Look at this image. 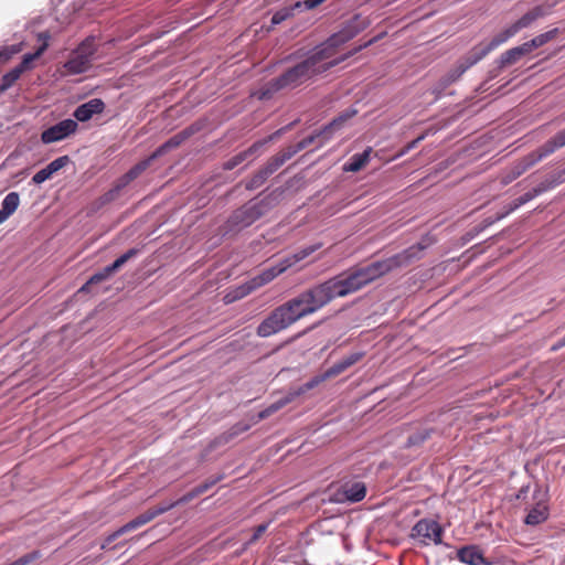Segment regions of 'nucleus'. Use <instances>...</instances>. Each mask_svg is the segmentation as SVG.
I'll return each mask as SVG.
<instances>
[{
  "mask_svg": "<svg viewBox=\"0 0 565 565\" xmlns=\"http://www.w3.org/2000/svg\"><path fill=\"white\" fill-rule=\"evenodd\" d=\"M156 158H151V154L145 159V160H141L139 161L137 164H135L132 168H130L126 173L128 174V177L134 181L135 179H137L143 171H146L148 169V167L151 164V162L154 160Z\"/></svg>",
  "mask_w": 565,
  "mask_h": 565,
  "instance_id": "79ce46f5",
  "label": "nucleus"
},
{
  "mask_svg": "<svg viewBox=\"0 0 565 565\" xmlns=\"http://www.w3.org/2000/svg\"><path fill=\"white\" fill-rule=\"evenodd\" d=\"M331 134L328 132V134H321V129L316 131L315 134L303 138L302 140H300L299 142H297L296 145L294 146H289L288 148L290 149V151L292 152V154H297L299 151L306 149L307 147H309L310 145H312L315 142L316 139L318 138H322V141L320 145H322L324 141H327L328 139L331 138Z\"/></svg>",
  "mask_w": 565,
  "mask_h": 565,
  "instance_id": "bb28decb",
  "label": "nucleus"
},
{
  "mask_svg": "<svg viewBox=\"0 0 565 565\" xmlns=\"http://www.w3.org/2000/svg\"><path fill=\"white\" fill-rule=\"evenodd\" d=\"M372 148H366L361 153L353 154L350 160L344 164L343 170L348 172L360 171L370 160Z\"/></svg>",
  "mask_w": 565,
  "mask_h": 565,
  "instance_id": "a878e982",
  "label": "nucleus"
},
{
  "mask_svg": "<svg viewBox=\"0 0 565 565\" xmlns=\"http://www.w3.org/2000/svg\"><path fill=\"white\" fill-rule=\"evenodd\" d=\"M22 73L23 72L17 66L8 73H6L0 79V93H4L9 88H11L14 85V83L20 78Z\"/></svg>",
  "mask_w": 565,
  "mask_h": 565,
  "instance_id": "473e14b6",
  "label": "nucleus"
},
{
  "mask_svg": "<svg viewBox=\"0 0 565 565\" xmlns=\"http://www.w3.org/2000/svg\"><path fill=\"white\" fill-rule=\"evenodd\" d=\"M198 495H200V493H196V488H193L191 491H189L188 493L182 495L179 500L170 502L169 504H173V508H174L179 504L188 503L189 501L193 500Z\"/></svg>",
  "mask_w": 565,
  "mask_h": 565,
  "instance_id": "6e6d98bb",
  "label": "nucleus"
},
{
  "mask_svg": "<svg viewBox=\"0 0 565 565\" xmlns=\"http://www.w3.org/2000/svg\"><path fill=\"white\" fill-rule=\"evenodd\" d=\"M367 26V21L356 14L349 20L345 25L337 33L332 34L327 41L318 46L324 51L329 60L335 58L337 49L348 41L352 40L355 35L362 32Z\"/></svg>",
  "mask_w": 565,
  "mask_h": 565,
  "instance_id": "39448f33",
  "label": "nucleus"
},
{
  "mask_svg": "<svg viewBox=\"0 0 565 565\" xmlns=\"http://www.w3.org/2000/svg\"><path fill=\"white\" fill-rule=\"evenodd\" d=\"M366 495V486L362 481L349 480L342 482L332 493L331 501L335 503H356Z\"/></svg>",
  "mask_w": 565,
  "mask_h": 565,
  "instance_id": "9b49d317",
  "label": "nucleus"
},
{
  "mask_svg": "<svg viewBox=\"0 0 565 565\" xmlns=\"http://www.w3.org/2000/svg\"><path fill=\"white\" fill-rule=\"evenodd\" d=\"M132 180L128 177L127 173L122 174L120 178L116 180L113 188L105 193V200L111 201L118 196L120 191L125 189L129 183H131Z\"/></svg>",
  "mask_w": 565,
  "mask_h": 565,
  "instance_id": "72a5a7b5",
  "label": "nucleus"
},
{
  "mask_svg": "<svg viewBox=\"0 0 565 565\" xmlns=\"http://www.w3.org/2000/svg\"><path fill=\"white\" fill-rule=\"evenodd\" d=\"M424 139V136L418 137L417 139L413 140L406 148V150L413 149L416 147V145Z\"/></svg>",
  "mask_w": 565,
  "mask_h": 565,
  "instance_id": "338daca9",
  "label": "nucleus"
},
{
  "mask_svg": "<svg viewBox=\"0 0 565 565\" xmlns=\"http://www.w3.org/2000/svg\"><path fill=\"white\" fill-rule=\"evenodd\" d=\"M285 406L286 405L284 404L282 399L279 398L276 402H274L273 404H270L267 408H268L269 413L273 415Z\"/></svg>",
  "mask_w": 565,
  "mask_h": 565,
  "instance_id": "bf43d9fd",
  "label": "nucleus"
},
{
  "mask_svg": "<svg viewBox=\"0 0 565 565\" xmlns=\"http://www.w3.org/2000/svg\"><path fill=\"white\" fill-rule=\"evenodd\" d=\"M302 2H303V9H306V10L315 9V8H317L318 6L321 4L319 2V0H306V1H302Z\"/></svg>",
  "mask_w": 565,
  "mask_h": 565,
  "instance_id": "052dcab7",
  "label": "nucleus"
},
{
  "mask_svg": "<svg viewBox=\"0 0 565 565\" xmlns=\"http://www.w3.org/2000/svg\"><path fill=\"white\" fill-rule=\"evenodd\" d=\"M114 273L111 270H108V266L104 267L102 270L95 273L79 289V291H87L89 292L92 290V287L94 285H97L102 281H105L110 278V276Z\"/></svg>",
  "mask_w": 565,
  "mask_h": 565,
  "instance_id": "7c9ffc66",
  "label": "nucleus"
},
{
  "mask_svg": "<svg viewBox=\"0 0 565 565\" xmlns=\"http://www.w3.org/2000/svg\"><path fill=\"white\" fill-rule=\"evenodd\" d=\"M335 298L354 294L369 285L360 267L337 275L329 279Z\"/></svg>",
  "mask_w": 565,
  "mask_h": 565,
  "instance_id": "423d86ee",
  "label": "nucleus"
},
{
  "mask_svg": "<svg viewBox=\"0 0 565 565\" xmlns=\"http://www.w3.org/2000/svg\"><path fill=\"white\" fill-rule=\"evenodd\" d=\"M534 198H536V193L531 190L526 193H524L523 195L516 198L515 200H513L507 207H505V211L508 212V214L512 213L513 211H515L516 209H519L520 206L524 205L525 203L530 202L531 200H533Z\"/></svg>",
  "mask_w": 565,
  "mask_h": 565,
  "instance_id": "37998d69",
  "label": "nucleus"
},
{
  "mask_svg": "<svg viewBox=\"0 0 565 565\" xmlns=\"http://www.w3.org/2000/svg\"><path fill=\"white\" fill-rule=\"evenodd\" d=\"M324 381H327V379L324 377V374L320 373V374L315 375L313 377H311L305 384L300 385V388L303 390V394H306L308 391L313 390L315 387H317L318 385H320Z\"/></svg>",
  "mask_w": 565,
  "mask_h": 565,
  "instance_id": "09e8293b",
  "label": "nucleus"
},
{
  "mask_svg": "<svg viewBox=\"0 0 565 565\" xmlns=\"http://www.w3.org/2000/svg\"><path fill=\"white\" fill-rule=\"evenodd\" d=\"M273 209L269 196L250 200L235 210L224 224V234H235L254 224Z\"/></svg>",
  "mask_w": 565,
  "mask_h": 565,
  "instance_id": "20e7f679",
  "label": "nucleus"
},
{
  "mask_svg": "<svg viewBox=\"0 0 565 565\" xmlns=\"http://www.w3.org/2000/svg\"><path fill=\"white\" fill-rule=\"evenodd\" d=\"M557 33H558V29L555 28V29L550 30V31H547L545 33L539 34L535 38H533L532 40H530L527 42H524V43H525L529 52L531 53L533 50H535L537 47H541L544 44H546L547 42H550L553 39H555Z\"/></svg>",
  "mask_w": 565,
  "mask_h": 565,
  "instance_id": "cd10ccee",
  "label": "nucleus"
},
{
  "mask_svg": "<svg viewBox=\"0 0 565 565\" xmlns=\"http://www.w3.org/2000/svg\"><path fill=\"white\" fill-rule=\"evenodd\" d=\"M71 162L68 156H62L53 161H51L45 168L38 171L32 177V182L35 184H41L44 181L49 180L54 173L66 167Z\"/></svg>",
  "mask_w": 565,
  "mask_h": 565,
  "instance_id": "6ab92c4d",
  "label": "nucleus"
},
{
  "mask_svg": "<svg viewBox=\"0 0 565 565\" xmlns=\"http://www.w3.org/2000/svg\"><path fill=\"white\" fill-rule=\"evenodd\" d=\"M269 416H271V414L269 413L268 408L266 407L265 409L260 411L257 415V422L259 420H263V419H266L268 418Z\"/></svg>",
  "mask_w": 565,
  "mask_h": 565,
  "instance_id": "680f3d73",
  "label": "nucleus"
},
{
  "mask_svg": "<svg viewBox=\"0 0 565 565\" xmlns=\"http://www.w3.org/2000/svg\"><path fill=\"white\" fill-rule=\"evenodd\" d=\"M20 204V196L18 192H10L8 193L3 201H2V207L6 212H8L10 215H12L18 206Z\"/></svg>",
  "mask_w": 565,
  "mask_h": 565,
  "instance_id": "4c0bfd02",
  "label": "nucleus"
},
{
  "mask_svg": "<svg viewBox=\"0 0 565 565\" xmlns=\"http://www.w3.org/2000/svg\"><path fill=\"white\" fill-rule=\"evenodd\" d=\"M550 156L548 152H546V148L544 145H542L536 151L530 152L529 154L521 158L519 161L522 163V166L527 171L531 167L543 160Z\"/></svg>",
  "mask_w": 565,
  "mask_h": 565,
  "instance_id": "c85d7f7f",
  "label": "nucleus"
},
{
  "mask_svg": "<svg viewBox=\"0 0 565 565\" xmlns=\"http://www.w3.org/2000/svg\"><path fill=\"white\" fill-rule=\"evenodd\" d=\"M38 38L39 40L43 41L41 46L34 53L24 54L21 63L17 65V67L20 68L22 72L32 68V62L39 58L49 46L50 34L47 32L39 33Z\"/></svg>",
  "mask_w": 565,
  "mask_h": 565,
  "instance_id": "aec40b11",
  "label": "nucleus"
},
{
  "mask_svg": "<svg viewBox=\"0 0 565 565\" xmlns=\"http://www.w3.org/2000/svg\"><path fill=\"white\" fill-rule=\"evenodd\" d=\"M525 168L522 166L520 161H516L513 163V166L507 171L504 174L502 182L504 184H508L512 182L513 180L518 179L520 175H522L525 172Z\"/></svg>",
  "mask_w": 565,
  "mask_h": 565,
  "instance_id": "a18cd8bd",
  "label": "nucleus"
},
{
  "mask_svg": "<svg viewBox=\"0 0 565 565\" xmlns=\"http://www.w3.org/2000/svg\"><path fill=\"white\" fill-rule=\"evenodd\" d=\"M544 146L546 148V152L550 154L555 152L557 149L563 148L565 146V128L548 139Z\"/></svg>",
  "mask_w": 565,
  "mask_h": 565,
  "instance_id": "c9c22d12",
  "label": "nucleus"
},
{
  "mask_svg": "<svg viewBox=\"0 0 565 565\" xmlns=\"http://www.w3.org/2000/svg\"><path fill=\"white\" fill-rule=\"evenodd\" d=\"M430 429H422L408 436L405 446L407 448L419 446L430 437Z\"/></svg>",
  "mask_w": 565,
  "mask_h": 565,
  "instance_id": "58836bf2",
  "label": "nucleus"
},
{
  "mask_svg": "<svg viewBox=\"0 0 565 565\" xmlns=\"http://www.w3.org/2000/svg\"><path fill=\"white\" fill-rule=\"evenodd\" d=\"M320 247H321V244H313V245L306 246V247L299 249L298 252H296L295 254L285 257V259L287 260V263H290V267H291L295 264H297L298 262L305 259L306 257H308L309 255H311L312 253L318 250Z\"/></svg>",
  "mask_w": 565,
  "mask_h": 565,
  "instance_id": "f704fd0d",
  "label": "nucleus"
},
{
  "mask_svg": "<svg viewBox=\"0 0 565 565\" xmlns=\"http://www.w3.org/2000/svg\"><path fill=\"white\" fill-rule=\"evenodd\" d=\"M156 158H151V154L145 159V160H141L139 161L137 164H135L132 168H130L126 173L128 174V177L134 181L135 179H137L143 171H146L148 169V167L151 164V162L154 160Z\"/></svg>",
  "mask_w": 565,
  "mask_h": 565,
  "instance_id": "a19ab883",
  "label": "nucleus"
},
{
  "mask_svg": "<svg viewBox=\"0 0 565 565\" xmlns=\"http://www.w3.org/2000/svg\"><path fill=\"white\" fill-rule=\"evenodd\" d=\"M427 244L417 243L408 248L395 254L388 258L375 260L369 265L360 267L369 284L381 278L382 276L403 267H407L422 257L423 250Z\"/></svg>",
  "mask_w": 565,
  "mask_h": 565,
  "instance_id": "7ed1b4c3",
  "label": "nucleus"
},
{
  "mask_svg": "<svg viewBox=\"0 0 565 565\" xmlns=\"http://www.w3.org/2000/svg\"><path fill=\"white\" fill-rule=\"evenodd\" d=\"M443 527L431 519L419 520L411 531V537L420 546L438 545L443 542Z\"/></svg>",
  "mask_w": 565,
  "mask_h": 565,
  "instance_id": "0eeeda50",
  "label": "nucleus"
},
{
  "mask_svg": "<svg viewBox=\"0 0 565 565\" xmlns=\"http://www.w3.org/2000/svg\"><path fill=\"white\" fill-rule=\"evenodd\" d=\"M565 347V335L559 339L553 347H552V350H558L561 348Z\"/></svg>",
  "mask_w": 565,
  "mask_h": 565,
  "instance_id": "0e129e2a",
  "label": "nucleus"
},
{
  "mask_svg": "<svg viewBox=\"0 0 565 565\" xmlns=\"http://www.w3.org/2000/svg\"><path fill=\"white\" fill-rule=\"evenodd\" d=\"M282 130L284 129H279V130L275 131L267 139L257 141V142L253 143L247 150L242 151V152L237 153L236 156L232 157L230 160H227L224 163V169L225 170L234 169L235 167L241 164L243 161H245L249 156L255 153L260 147L266 145L268 141H271L274 138L278 137L282 132Z\"/></svg>",
  "mask_w": 565,
  "mask_h": 565,
  "instance_id": "f3484780",
  "label": "nucleus"
},
{
  "mask_svg": "<svg viewBox=\"0 0 565 565\" xmlns=\"http://www.w3.org/2000/svg\"><path fill=\"white\" fill-rule=\"evenodd\" d=\"M374 41L375 39H372L364 43L363 45H360L354 50L348 52L347 54H343L332 60H329L328 55L324 54L323 50H321L319 46H316L313 51L303 61L288 68L279 76L282 86H285L286 89H294L303 84L305 82H307L308 79L312 78L313 76L322 74L329 71L331 67L337 66L338 64L345 61L350 56L360 52L362 49L371 45Z\"/></svg>",
  "mask_w": 565,
  "mask_h": 565,
  "instance_id": "f03ea898",
  "label": "nucleus"
},
{
  "mask_svg": "<svg viewBox=\"0 0 565 565\" xmlns=\"http://www.w3.org/2000/svg\"><path fill=\"white\" fill-rule=\"evenodd\" d=\"M335 299L328 280L317 284L275 308L257 327L260 338L274 335L299 319L312 315Z\"/></svg>",
  "mask_w": 565,
  "mask_h": 565,
  "instance_id": "f257e3e1",
  "label": "nucleus"
},
{
  "mask_svg": "<svg viewBox=\"0 0 565 565\" xmlns=\"http://www.w3.org/2000/svg\"><path fill=\"white\" fill-rule=\"evenodd\" d=\"M171 509H173V504H163V503L159 504L158 507L148 509L143 513L139 514L138 516H136L131 521H129L126 524H124L122 526H120L113 534H110L107 537L106 542L107 543L114 542L120 535H122V534H125L127 532L134 531V530H136V529H138V527H140V526H142V525H145L147 523H149L154 518H157V516H159V515L170 511Z\"/></svg>",
  "mask_w": 565,
  "mask_h": 565,
  "instance_id": "1a4fd4ad",
  "label": "nucleus"
},
{
  "mask_svg": "<svg viewBox=\"0 0 565 565\" xmlns=\"http://www.w3.org/2000/svg\"><path fill=\"white\" fill-rule=\"evenodd\" d=\"M458 559L469 565H489L477 546H465L457 553Z\"/></svg>",
  "mask_w": 565,
  "mask_h": 565,
  "instance_id": "412c9836",
  "label": "nucleus"
},
{
  "mask_svg": "<svg viewBox=\"0 0 565 565\" xmlns=\"http://www.w3.org/2000/svg\"><path fill=\"white\" fill-rule=\"evenodd\" d=\"M222 479V476H218L216 478H210L203 483L196 486V493L203 494L207 490H210L214 484H216Z\"/></svg>",
  "mask_w": 565,
  "mask_h": 565,
  "instance_id": "603ef678",
  "label": "nucleus"
},
{
  "mask_svg": "<svg viewBox=\"0 0 565 565\" xmlns=\"http://www.w3.org/2000/svg\"><path fill=\"white\" fill-rule=\"evenodd\" d=\"M547 519V509L543 504H537L533 509L530 510L525 518V523L527 525H537L544 522Z\"/></svg>",
  "mask_w": 565,
  "mask_h": 565,
  "instance_id": "c756f323",
  "label": "nucleus"
},
{
  "mask_svg": "<svg viewBox=\"0 0 565 565\" xmlns=\"http://www.w3.org/2000/svg\"><path fill=\"white\" fill-rule=\"evenodd\" d=\"M479 61H481L480 55H478L472 49L463 56L461 61L458 62L456 67L447 74L445 84L447 85L456 82L467 70L477 64Z\"/></svg>",
  "mask_w": 565,
  "mask_h": 565,
  "instance_id": "2eb2a0df",
  "label": "nucleus"
},
{
  "mask_svg": "<svg viewBox=\"0 0 565 565\" xmlns=\"http://www.w3.org/2000/svg\"><path fill=\"white\" fill-rule=\"evenodd\" d=\"M355 114H356V110L355 109H351V110H348V111L339 115L337 118H334L331 122H329L327 126H324L321 129V134L330 132L332 135L333 131H335V130H338V129H340L342 127V125H343V122L345 120L350 119Z\"/></svg>",
  "mask_w": 565,
  "mask_h": 565,
  "instance_id": "2f4dec72",
  "label": "nucleus"
},
{
  "mask_svg": "<svg viewBox=\"0 0 565 565\" xmlns=\"http://www.w3.org/2000/svg\"><path fill=\"white\" fill-rule=\"evenodd\" d=\"M191 132L185 129L180 131L179 134L172 136L166 142H163L160 147H158L152 153L151 158H159L167 153L168 151L178 148L181 143H183L189 137Z\"/></svg>",
  "mask_w": 565,
  "mask_h": 565,
  "instance_id": "4be33fe9",
  "label": "nucleus"
},
{
  "mask_svg": "<svg viewBox=\"0 0 565 565\" xmlns=\"http://www.w3.org/2000/svg\"><path fill=\"white\" fill-rule=\"evenodd\" d=\"M303 395V390L299 387L290 390L285 396L281 397L285 405L294 402L297 397Z\"/></svg>",
  "mask_w": 565,
  "mask_h": 565,
  "instance_id": "5fc2aeb1",
  "label": "nucleus"
},
{
  "mask_svg": "<svg viewBox=\"0 0 565 565\" xmlns=\"http://www.w3.org/2000/svg\"><path fill=\"white\" fill-rule=\"evenodd\" d=\"M516 33H519L518 28L512 23L510 26L504 29L502 32L497 34L488 44L486 45H477L473 47L475 52L480 55V58L482 60L484 56H487L491 51L497 49L499 45L507 42L509 39L514 36Z\"/></svg>",
  "mask_w": 565,
  "mask_h": 565,
  "instance_id": "4468645a",
  "label": "nucleus"
},
{
  "mask_svg": "<svg viewBox=\"0 0 565 565\" xmlns=\"http://www.w3.org/2000/svg\"><path fill=\"white\" fill-rule=\"evenodd\" d=\"M286 88L282 86V83L278 76L264 84L257 92L254 93V96L259 100H267L270 99L276 93Z\"/></svg>",
  "mask_w": 565,
  "mask_h": 565,
  "instance_id": "393cba45",
  "label": "nucleus"
},
{
  "mask_svg": "<svg viewBox=\"0 0 565 565\" xmlns=\"http://www.w3.org/2000/svg\"><path fill=\"white\" fill-rule=\"evenodd\" d=\"M294 157L290 149L287 147L277 154L273 156L267 163L262 168L269 177L275 173L286 161Z\"/></svg>",
  "mask_w": 565,
  "mask_h": 565,
  "instance_id": "b1692460",
  "label": "nucleus"
},
{
  "mask_svg": "<svg viewBox=\"0 0 565 565\" xmlns=\"http://www.w3.org/2000/svg\"><path fill=\"white\" fill-rule=\"evenodd\" d=\"M530 54L525 43L512 47L494 61V68L489 72V78H494L507 66L518 63L524 55Z\"/></svg>",
  "mask_w": 565,
  "mask_h": 565,
  "instance_id": "ddd939ff",
  "label": "nucleus"
},
{
  "mask_svg": "<svg viewBox=\"0 0 565 565\" xmlns=\"http://www.w3.org/2000/svg\"><path fill=\"white\" fill-rule=\"evenodd\" d=\"M10 214L6 212L3 209L0 210V224L9 218Z\"/></svg>",
  "mask_w": 565,
  "mask_h": 565,
  "instance_id": "69168bd1",
  "label": "nucleus"
},
{
  "mask_svg": "<svg viewBox=\"0 0 565 565\" xmlns=\"http://www.w3.org/2000/svg\"><path fill=\"white\" fill-rule=\"evenodd\" d=\"M95 49L88 41L83 42L74 54L65 62L64 68L70 75H77L86 72L92 64Z\"/></svg>",
  "mask_w": 565,
  "mask_h": 565,
  "instance_id": "9d476101",
  "label": "nucleus"
},
{
  "mask_svg": "<svg viewBox=\"0 0 565 565\" xmlns=\"http://www.w3.org/2000/svg\"><path fill=\"white\" fill-rule=\"evenodd\" d=\"M364 356V352H353L347 356H344L340 362L348 370L350 366L358 363Z\"/></svg>",
  "mask_w": 565,
  "mask_h": 565,
  "instance_id": "8fccbe9b",
  "label": "nucleus"
},
{
  "mask_svg": "<svg viewBox=\"0 0 565 565\" xmlns=\"http://www.w3.org/2000/svg\"><path fill=\"white\" fill-rule=\"evenodd\" d=\"M347 369L343 366V364L338 361L332 366H330L328 370L323 372L324 377L327 380L338 376L339 374L343 373Z\"/></svg>",
  "mask_w": 565,
  "mask_h": 565,
  "instance_id": "3c124183",
  "label": "nucleus"
},
{
  "mask_svg": "<svg viewBox=\"0 0 565 565\" xmlns=\"http://www.w3.org/2000/svg\"><path fill=\"white\" fill-rule=\"evenodd\" d=\"M78 124L74 119H64L41 134V141L45 145L61 141L77 130Z\"/></svg>",
  "mask_w": 565,
  "mask_h": 565,
  "instance_id": "f8f14e48",
  "label": "nucleus"
},
{
  "mask_svg": "<svg viewBox=\"0 0 565 565\" xmlns=\"http://www.w3.org/2000/svg\"><path fill=\"white\" fill-rule=\"evenodd\" d=\"M267 527H268L267 524H259L255 529V531H254V533H253V535H252V537L249 540V543L256 542L266 532Z\"/></svg>",
  "mask_w": 565,
  "mask_h": 565,
  "instance_id": "13d9d810",
  "label": "nucleus"
},
{
  "mask_svg": "<svg viewBox=\"0 0 565 565\" xmlns=\"http://www.w3.org/2000/svg\"><path fill=\"white\" fill-rule=\"evenodd\" d=\"M564 179H561L559 178H553L552 180H545L543 182H541L540 184H537L533 191L536 193V196H539L540 194L546 192L547 190L550 189H553L555 188L556 185H558Z\"/></svg>",
  "mask_w": 565,
  "mask_h": 565,
  "instance_id": "49530a36",
  "label": "nucleus"
},
{
  "mask_svg": "<svg viewBox=\"0 0 565 565\" xmlns=\"http://www.w3.org/2000/svg\"><path fill=\"white\" fill-rule=\"evenodd\" d=\"M105 109V103L100 98H93L88 102L79 105L75 111L74 117L76 121L85 122L89 120L94 115L102 114Z\"/></svg>",
  "mask_w": 565,
  "mask_h": 565,
  "instance_id": "dca6fc26",
  "label": "nucleus"
},
{
  "mask_svg": "<svg viewBox=\"0 0 565 565\" xmlns=\"http://www.w3.org/2000/svg\"><path fill=\"white\" fill-rule=\"evenodd\" d=\"M544 146L546 148V152L550 154L555 152L557 149L563 148L565 146V128L548 139Z\"/></svg>",
  "mask_w": 565,
  "mask_h": 565,
  "instance_id": "e433bc0d",
  "label": "nucleus"
},
{
  "mask_svg": "<svg viewBox=\"0 0 565 565\" xmlns=\"http://www.w3.org/2000/svg\"><path fill=\"white\" fill-rule=\"evenodd\" d=\"M288 8L291 9V12L294 14L296 10H302L303 9V2L302 1H297L294 4L288 6Z\"/></svg>",
  "mask_w": 565,
  "mask_h": 565,
  "instance_id": "e2e57ef3",
  "label": "nucleus"
},
{
  "mask_svg": "<svg viewBox=\"0 0 565 565\" xmlns=\"http://www.w3.org/2000/svg\"><path fill=\"white\" fill-rule=\"evenodd\" d=\"M508 215H509L508 212L504 210L503 212L497 213L495 216H489V217L484 218L481 223V227L479 228V231L484 230L486 227L494 224L495 222L504 218Z\"/></svg>",
  "mask_w": 565,
  "mask_h": 565,
  "instance_id": "864d4df0",
  "label": "nucleus"
},
{
  "mask_svg": "<svg viewBox=\"0 0 565 565\" xmlns=\"http://www.w3.org/2000/svg\"><path fill=\"white\" fill-rule=\"evenodd\" d=\"M288 268H290V263H287L285 258L281 259L276 265L266 268L259 275L253 277L246 284L238 287L236 297L242 298L247 296L257 288H260L266 284L270 282L271 280H274L277 276L286 271Z\"/></svg>",
  "mask_w": 565,
  "mask_h": 565,
  "instance_id": "6e6552de",
  "label": "nucleus"
},
{
  "mask_svg": "<svg viewBox=\"0 0 565 565\" xmlns=\"http://www.w3.org/2000/svg\"><path fill=\"white\" fill-rule=\"evenodd\" d=\"M18 52V49L15 46H6L0 49V61L7 62L9 61L13 54Z\"/></svg>",
  "mask_w": 565,
  "mask_h": 565,
  "instance_id": "4d7b16f0",
  "label": "nucleus"
},
{
  "mask_svg": "<svg viewBox=\"0 0 565 565\" xmlns=\"http://www.w3.org/2000/svg\"><path fill=\"white\" fill-rule=\"evenodd\" d=\"M250 428V425L245 422H238L234 424L231 428H228L226 431L218 435L214 441V446H222L231 440H233L235 437L239 436L241 434L247 431Z\"/></svg>",
  "mask_w": 565,
  "mask_h": 565,
  "instance_id": "5701e85b",
  "label": "nucleus"
},
{
  "mask_svg": "<svg viewBox=\"0 0 565 565\" xmlns=\"http://www.w3.org/2000/svg\"><path fill=\"white\" fill-rule=\"evenodd\" d=\"M292 17V12H291V9H289L288 7H284L279 10H277L273 17H271V23L273 24H280L281 22H284L285 20L289 19Z\"/></svg>",
  "mask_w": 565,
  "mask_h": 565,
  "instance_id": "de8ad7c7",
  "label": "nucleus"
},
{
  "mask_svg": "<svg viewBox=\"0 0 565 565\" xmlns=\"http://www.w3.org/2000/svg\"><path fill=\"white\" fill-rule=\"evenodd\" d=\"M269 175L263 170H258L246 183L245 188L249 191L260 188Z\"/></svg>",
  "mask_w": 565,
  "mask_h": 565,
  "instance_id": "ea45409f",
  "label": "nucleus"
},
{
  "mask_svg": "<svg viewBox=\"0 0 565 565\" xmlns=\"http://www.w3.org/2000/svg\"><path fill=\"white\" fill-rule=\"evenodd\" d=\"M551 6L548 4H539L530 9L526 13H524L519 20L514 22V25L518 28L519 32L523 29L530 28L533 23H535L539 19L546 17L550 14Z\"/></svg>",
  "mask_w": 565,
  "mask_h": 565,
  "instance_id": "a211bd4d",
  "label": "nucleus"
},
{
  "mask_svg": "<svg viewBox=\"0 0 565 565\" xmlns=\"http://www.w3.org/2000/svg\"><path fill=\"white\" fill-rule=\"evenodd\" d=\"M138 254V249L131 248L119 256L113 264L108 265V270H111L114 274L119 270L129 259L135 257Z\"/></svg>",
  "mask_w": 565,
  "mask_h": 565,
  "instance_id": "c03bdc74",
  "label": "nucleus"
}]
</instances>
